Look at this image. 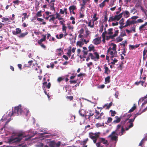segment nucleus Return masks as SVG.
<instances>
[{"mask_svg": "<svg viewBox=\"0 0 147 147\" xmlns=\"http://www.w3.org/2000/svg\"><path fill=\"white\" fill-rule=\"evenodd\" d=\"M48 145H45L44 146L43 143H40L37 146L38 147H59L61 145V142H58L57 143H56L54 141H50L49 140H47L45 141Z\"/></svg>", "mask_w": 147, "mask_h": 147, "instance_id": "nucleus-1", "label": "nucleus"}, {"mask_svg": "<svg viewBox=\"0 0 147 147\" xmlns=\"http://www.w3.org/2000/svg\"><path fill=\"white\" fill-rule=\"evenodd\" d=\"M100 133L99 132H96L93 133L92 132H90L89 134V136L93 140L94 143H96L97 147H103L100 145V142L96 143L97 140L99 136Z\"/></svg>", "mask_w": 147, "mask_h": 147, "instance_id": "nucleus-2", "label": "nucleus"}, {"mask_svg": "<svg viewBox=\"0 0 147 147\" xmlns=\"http://www.w3.org/2000/svg\"><path fill=\"white\" fill-rule=\"evenodd\" d=\"M25 136L23 134H19L17 137H11L8 140V142L9 144L14 143H18Z\"/></svg>", "mask_w": 147, "mask_h": 147, "instance_id": "nucleus-3", "label": "nucleus"}, {"mask_svg": "<svg viewBox=\"0 0 147 147\" xmlns=\"http://www.w3.org/2000/svg\"><path fill=\"white\" fill-rule=\"evenodd\" d=\"M22 112V110L21 109V105H19L17 107H14V109L12 111L11 116L16 114V115H18L21 114Z\"/></svg>", "mask_w": 147, "mask_h": 147, "instance_id": "nucleus-4", "label": "nucleus"}, {"mask_svg": "<svg viewBox=\"0 0 147 147\" xmlns=\"http://www.w3.org/2000/svg\"><path fill=\"white\" fill-rule=\"evenodd\" d=\"M108 137L111 138V140L115 141L116 143L118 141V134L116 133L115 131L112 132L111 134L108 136Z\"/></svg>", "mask_w": 147, "mask_h": 147, "instance_id": "nucleus-5", "label": "nucleus"}, {"mask_svg": "<svg viewBox=\"0 0 147 147\" xmlns=\"http://www.w3.org/2000/svg\"><path fill=\"white\" fill-rule=\"evenodd\" d=\"M117 52L111 50V48L109 47L107 51V53L108 55H111V59H113L114 57H117Z\"/></svg>", "mask_w": 147, "mask_h": 147, "instance_id": "nucleus-6", "label": "nucleus"}, {"mask_svg": "<svg viewBox=\"0 0 147 147\" xmlns=\"http://www.w3.org/2000/svg\"><path fill=\"white\" fill-rule=\"evenodd\" d=\"M119 30H117L115 31V33L112 35H110L109 36H106V40H109L110 39H113L114 38L118 35L119 33Z\"/></svg>", "mask_w": 147, "mask_h": 147, "instance_id": "nucleus-7", "label": "nucleus"}, {"mask_svg": "<svg viewBox=\"0 0 147 147\" xmlns=\"http://www.w3.org/2000/svg\"><path fill=\"white\" fill-rule=\"evenodd\" d=\"M120 20L117 15H115V16H112L110 17L108 20L109 22H110L111 21H118Z\"/></svg>", "mask_w": 147, "mask_h": 147, "instance_id": "nucleus-8", "label": "nucleus"}, {"mask_svg": "<svg viewBox=\"0 0 147 147\" xmlns=\"http://www.w3.org/2000/svg\"><path fill=\"white\" fill-rule=\"evenodd\" d=\"M101 37H98L94 39L93 40V43L96 45H98L101 42Z\"/></svg>", "mask_w": 147, "mask_h": 147, "instance_id": "nucleus-9", "label": "nucleus"}, {"mask_svg": "<svg viewBox=\"0 0 147 147\" xmlns=\"http://www.w3.org/2000/svg\"><path fill=\"white\" fill-rule=\"evenodd\" d=\"M136 23L137 21L136 20H132L130 21L129 20H128L126 22L125 26L127 27L128 26H129L132 24H135Z\"/></svg>", "mask_w": 147, "mask_h": 147, "instance_id": "nucleus-10", "label": "nucleus"}, {"mask_svg": "<svg viewBox=\"0 0 147 147\" xmlns=\"http://www.w3.org/2000/svg\"><path fill=\"white\" fill-rule=\"evenodd\" d=\"M112 105V102H111L109 104H105L104 105L102 106V107H97V108L98 109H102L103 108H105V107H106V109H109L111 107Z\"/></svg>", "mask_w": 147, "mask_h": 147, "instance_id": "nucleus-11", "label": "nucleus"}, {"mask_svg": "<svg viewBox=\"0 0 147 147\" xmlns=\"http://www.w3.org/2000/svg\"><path fill=\"white\" fill-rule=\"evenodd\" d=\"M76 6L74 5H72L70 6L69 8L70 13H72L74 14H76V13L74 11V10H76Z\"/></svg>", "mask_w": 147, "mask_h": 147, "instance_id": "nucleus-12", "label": "nucleus"}, {"mask_svg": "<svg viewBox=\"0 0 147 147\" xmlns=\"http://www.w3.org/2000/svg\"><path fill=\"white\" fill-rule=\"evenodd\" d=\"M79 113L80 115L82 116L85 117H86L87 113L86 112V111L83 109H80L79 111Z\"/></svg>", "mask_w": 147, "mask_h": 147, "instance_id": "nucleus-13", "label": "nucleus"}, {"mask_svg": "<svg viewBox=\"0 0 147 147\" xmlns=\"http://www.w3.org/2000/svg\"><path fill=\"white\" fill-rule=\"evenodd\" d=\"M104 69H105V73L106 74H109L111 72V71L109 69V68L107 66V65H104Z\"/></svg>", "mask_w": 147, "mask_h": 147, "instance_id": "nucleus-14", "label": "nucleus"}, {"mask_svg": "<svg viewBox=\"0 0 147 147\" xmlns=\"http://www.w3.org/2000/svg\"><path fill=\"white\" fill-rule=\"evenodd\" d=\"M22 31L20 29V28H16V31H13L12 33L14 35H17L18 34L21 33Z\"/></svg>", "mask_w": 147, "mask_h": 147, "instance_id": "nucleus-15", "label": "nucleus"}, {"mask_svg": "<svg viewBox=\"0 0 147 147\" xmlns=\"http://www.w3.org/2000/svg\"><path fill=\"white\" fill-rule=\"evenodd\" d=\"M43 38H42L40 40H38L37 42L38 44H41L42 42L43 41H45L46 40V35H43Z\"/></svg>", "mask_w": 147, "mask_h": 147, "instance_id": "nucleus-16", "label": "nucleus"}, {"mask_svg": "<svg viewBox=\"0 0 147 147\" xmlns=\"http://www.w3.org/2000/svg\"><path fill=\"white\" fill-rule=\"evenodd\" d=\"M88 51L90 52L92 51H95L94 47L92 44H90L88 47Z\"/></svg>", "mask_w": 147, "mask_h": 147, "instance_id": "nucleus-17", "label": "nucleus"}, {"mask_svg": "<svg viewBox=\"0 0 147 147\" xmlns=\"http://www.w3.org/2000/svg\"><path fill=\"white\" fill-rule=\"evenodd\" d=\"M87 142L85 140H84L83 142H81L80 143L81 145L82 146H78V147H87V145H86V144L87 143Z\"/></svg>", "mask_w": 147, "mask_h": 147, "instance_id": "nucleus-18", "label": "nucleus"}, {"mask_svg": "<svg viewBox=\"0 0 147 147\" xmlns=\"http://www.w3.org/2000/svg\"><path fill=\"white\" fill-rule=\"evenodd\" d=\"M101 140V141L100 142L102 143L103 144H109L107 140H106L104 138H100Z\"/></svg>", "mask_w": 147, "mask_h": 147, "instance_id": "nucleus-19", "label": "nucleus"}, {"mask_svg": "<svg viewBox=\"0 0 147 147\" xmlns=\"http://www.w3.org/2000/svg\"><path fill=\"white\" fill-rule=\"evenodd\" d=\"M97 16V14L96 13H95L94 14L92 20L93 22H96L99 18L98 17H96Z\"/></svg>", "mask_w": 147, "mask_h": 147, "instance_id": "nucleus-20", "label": "nucleus"}, {"mask_svg": "<svg viewBox=\"0 0 147 147\" xmlns=\"http://www.w3.org/2000/svg\"><path fill=\"white\" fill-rule=\"evenodd\" d=\"M143 25H142L139 27V30L141 32H142L143 31L145 30H147V29L145 28V26H142Z\"/></svg>", "mask_w": 147, "mask_h": 147, "instance_id": "nucleus-21", "label": "nucleus"}, {"mask_svg": "<svg viewBox=\"0 0 147 147\" xmlns=\"http://www.w3.org/2000/svg\"><path fill=\"white\" fill-rule=\"evenodd\" d=\"M115 118L116 119L113 121V123H119L121 121V118L117 116H116Z\"/></svg>", "mask_w": 147, "mask_h": 147, "instance_id": "nucleus-22", "label": "nucleus"}, {"mask_svg": "<svg viewBox=\"0 0 147 147\" xmlns=\"http://www.w3.org/2000/svg\"><path fill=\"white\" fill-rule=\"evenodd\" d=\"M129 16V13L127 11H125L123 12V16L125 18H127Z\"/></svg>", "mask_w": 147, "mask_h": 147, "instance_id": "nucleus-23", "label": "nucleus"}, {"mask_svg": "<svg viewBox=\"0 0 147 147\" xmlns=\"http://www.w3.org/2000/svg\"><path fill=\"white\" fill-rule=\"evenodd\" d=\"M47 82H45L43 83V85L45 86L48 89H49L50 88L51 86V84L50 82H49L48 83L47 85Z\"/></svg>", "mask_w": 147, "mask_h": 147, "instance_id": "nucleus-24", "label": "nucleus"}, {"mask_svg": "<svg viewBox=\"0 0 147 147\" xmlns=\"http://www.w3.org/2000/svg\"><path fill=\"white\" fill-rule=\"evenodd\" d=\"M84 45V42L82 41H78L76 43V45L79 46L80 47H82Z\"/></svg>", "mask_w": 147, "mask_h": 147, "instance_id": "nucleus-25", "label": "nucleus"}, {"mask_svg": "<svg viewBox=\"0 0 147 147\" xmlns=\"http://www.w3.org/2000/svg\"><path fill=\"white\" fill-rule=\"evenodd\" d=\"M120 35L117 37L115 40L116 41V42H118L121 41L123 40V38Z\"/></svg>", "mask_w": 147, "mask_h": 147, "instance_id": "nucleus-26", "label": "nucleus"}, {"mask_svg": "<svg viewBox=\"0 0 147 147\" xmlns=\"http://www.w3.org/2000/svg\"><path fill=\"white\" fill-rule=\"evenodd\" d=\"M110 76H108L105 78V84L109 83L110 82Z\"/></svg>", "mask_w": 147, "mask_h": 147, "instance_id": "nucleus-27", "label": "nucleus"}, {"mask_svg": "<svg viewBox=\"0 0 147 147\" xmlns=\"http://www.w3.org/2000/svg\"><path fill=\"white\" fill-rule=\"evenodd\" d=\"M142 100H144V102L142 104V105H145L147 103V94L146 96L142 98Z\"/></svg>", "mask_w": 147, "mask_h": 147, "instance_id": "nucleus-28", "label": "nucleus"}, {"mask_svg": "<svg viewBox=\"0 0 147 147\" xmlns=\"http://www.w3.org/2000/svg\"><path fill=\"white\" fill-rule=\"evenodd\" d=\"M28 32H26L24 33H22L20 34V35L18 36L19 37V38H23L26 35L28 34Z\"/></svg>", "mask_w": 147, "mask_h": 147, "instance_id": "nucleus-29", "label": "nucleus"}, {"mask_svg": "<svg viewBox=\"0 0 147 147\" xmlns=\"http://www.w3.org/2000/svg\"><path fill=\"white\" fill-rule=\"evenodd\" d=\"M91 20H90L89 21V22L88 23V26L90 27L91 28H93L94 27V22H93L92 24L91 25Z\"/></svg>", "mask_w": 147, "mask_h": 147, "instance_id": "nucleus-30", "label": "nucleus"}, {"mask_svg": "<svg viewBox=\"0 0 147 147\" xmlns=\"http://www.w3.org/2000/svg\"><path fill=\"white\" fill-rule=\"evenodd\" d=\"M136 105L135 104H134L133 106L129 110V112H132L136 109Z\"/></svg>", "mask_w": 147, "mask_h": 147, "instance_id": "nucleus-31", "label": "nucleus"}, {"mask_svg": "<svg viewBox=\"0 0 147 147\" xmlns=\"http://www.w3.org/2000/svg\"><path fill=\"white\" fill-rule=\"evenodd\" d=\"M111 45H113V47L112 48H111V50H113L114 51H115L116 52H117L116 50V44L111 43Z\"/></svg>", "mask_w": 147, "mask_h": 147, "instance_id": "nucleus-32", "label": "nucleus"}, {"mask_svg": "<svg viewBox=\"0 0 147 147\" xmlns=\"http://www.w3.org/2000/svg\"><path fill=\"white\" fill-rule=\"evenodd\" d=\"M113 28H109L108 30V32H107V34L108 35H112L113 34Z\"/></svg>", "mask_w": 147, "mask_h": 147, "instance_id": "nucleus-33", "label": "nucleus"}, {"mask_svg": "<svg viewBox=\"0 0 147 147\" xmlns=\"http://www.w3.org/2000/svg\"><path fill=\"white\" fill-rule=\"evenodd\" d=\"M144 82L141 81H140L139 82H137L135 83V84L137 85H139L140 84L142 86H143Z\"/></svg>", "mask_w": 147, "mask_h": 147, "instance_id": "nucleus-34", "label": "nucleus"}, {"mask_svg": "<svg viewBox=\"0 0 147 147\" xmlns=\"http://www.w3.org/2000/svg\"><path fill=\"white\" fill-rule=\"evenodd\" d=\"M103 114V113L102 112L100 113V115L98 116H97V115H95V119H101V117Z\"/></svg>", "mask_w": 147, "mask_h": 147, "instance_id": "nucleus-35", "label": "nucleus"}, {"mask_svg": "<svg viewBox=\"0 0 147 147\" xmlns=\"http://www.w3.org/2000/svg\"><path fill=\"white\" fill-rule=\"evenodd\" d=\"M88 56L89 57H90L91 59H92L94 60V61H96V60H95V57L94 56L93 54L92 53H89V54Z\"/></svg>", "mask_w": 147, "mask_h": 147, "instance_id": "nucleus-36", "label": "nucleus"}, {"mask_svg": "<svg viewBox=\"0 0 147 147\" xmlns=\"http://www.w3.org/2000/svg\"><path fill=\"white\" fill-rule=\"evenodd\" d=\"M95 125L96 127L98 128L100 127L104 126V123H102V124H101L99 123H96Z\"/></svg>", "mask_w": 147, "mask_h": 147, "instance_id": "nucleus-37", "label": "nucleus"}, {"mask_svg": "<svg viewBox=\"0 0 147 147\" xmlns=\"http://www.w3.org/2000/svg\"><path fill=\"white\" fill-rule=\"evenodd\" d=\"M120 35L122 37H123L126 36V34L124 30H123L121 32Z\"/></svg>", "mask_w": 147, "mask_h": 147, "instance_id": "nucleus-38", "label": "nucleus"}, {"mask_svg": "<svg viewBox=\"0 0 147 147\" xmlns=\"http://www.w3.org/2000/svg\"><path fill=\"white\" fill-rule=\"evenodd\" d=\"M94 54L95 55V59H99V55L97 52H95L94 53Z\"/></svg>", "mask_w": 147, "mask_h": 147, "instance_id": "nucleus-39", "label": "nucleus"}, {"mask_svg": "<svg viewBox=\"0 0 147 147\" xmlns=\"http://www.w3.org/2000/svg\"><path fill=\"white\" fill-rule=\"evenodd\" d=\"M94 115V114L93 113H89V114L88 115H87V114H86V118H88V119H90V117L92 116H93Z\"/></svg>", "mask_w": 147, "mask_h": 147, "instance_id": "nucleus-40", "label": "nucleus"}, {"mask_svg": "<svg viewBox=\"0 0 147 147\" xmlns=\"http://www.w3.org/2000/svg\"><path fill=\"white\" fill-rule=\"evenodd\" d=\"M27 13H23L22 14V15L24 16V18H22V22H23L24 20H25L26 18H28V17H27Z\"/></svg>", "mask_w": 147, "mask_h": 147, "instance_id": "nucleus-41", "label": "nucleus"}, {"mask_svg": "<svg viewBox=\"0 0 147 147\" xmlns=\"http://www.w3.org/2000/svg\"><path fill=\"white\" fill-rule=\"evenodd\" d=\"M133 126V123H130V124L128 125V127H126L125 130H128L129 129L132 127Z\"/></svg>", "mask_w": 147, "mask_h": 147, "instance_id": "nucleus-42", "label": "nucleus"}, {"mask_svg": "<svg viewBox=\"0 0 147 147\" xmlns=\"http://www.w3.org/2000/svg\"><path fill=\"white\" fill-rule=\"evenodd\" d=\"M124 20L123 18L121 19L119 21V23L121 26H123L124 23Z\"/></svg>", "mask_w": 147, "mask_h": 147, "instance_id": "nucleus-43", "label": "nucleus"}, {"mask_svg": "<svg viewBox=\"0 0 147 147\" xmlns=\"http://www.w3.org/2000/svg\"><path fill=\"white\" fill-rule=\"evenodd\" d=\"M71 20H72V24H75V18L73 16H71L70 18Z\"/></svg>", "mask_w": 147, "mask_h": 147, "instance_id": "nucleus-44", "label": "nucleus"}, {"mask_svg": "<svg viewBox=\"0 0 147 147\" xmlns=\"http://www.w3.org/2000/svg\"><path fill=\"white\" fill-rule=\"evenodd\" d=\"M42 12V11L41 10H40L39 11H38L37 13L36 14V16L37 17H40L42 16L41 12Z\"/></svg>", "mask_w": 147, "mask_h": 147, "instance_id": "nucleus-45", "label": "nucleus"}, {"mask_svg": "<svg viewBox=\"0 0 147 147\" xmlns=\"http://www.w3.org/2000/svg\"><path fill=\"white\" fill-rule=\"evenodd\" d=\"M36 134V132L35 133H33V134L32 136H29L28 138H26L25 139V140L26 141L28 140L29 139H30L33 136H34V135Z\"/></svg>", "mask_w": 147, "mask_h": 147, "instance_id": "nucleus-46", "label": "nucleus"}, {"mask_svg": "<svg viewBox=\"0 0 147 147\" xmlns=\"http://www.w3.org/2000/svg\"><path fill=\"white\" fill-rule=\"evenodd\" d=\"M107 33V32L105 31V32H103L102 34V36L103 39H104V41H105V34Z\"/></svg>", "mask_w": 147, "mask_h": 147, "instance_id": "nucleus-47", "label": "nucleus"}, {"mask_svg": "<svg viewBox=\"0 0 147 147\" xmlns=\"http://www.w3.org/2000/svg\"><path fill=\"white\" fill-rule=\"evenodd\" d=\"M110 112L111 113V115L112 116H114L116 113V112L115 111H113L112 110H111Z\"/></svg>", "mask_w": 147, "mask_h": 147, "instance_id": "nucleus-48", "label": "nucleus"}, {"mask_svg": "<svg viewBox=\"0 0 147 147\" xmlns=\"http://www.w3.org/2000/svg\"><path fill=\"white\" fill-rule=\"evenodd\" d=\"M62 26V31L64 32V33H65L66 32L67 27L64 25H63Z\"/></svg>", "mask_w": 147, "mask_h": 147, "instance_id": "nucleus-49", "label": "nucleus"}, {"mask_svg": "<svg viewBox=\"0 0 147 147\" xmlns=\"http://www.w3.org/2000/svg\"><path fill=\"white\" fill-rule=\"evenodd\" d=\"M135 119V118L134 117L133 119H129V121L128 122V123L129 124H130V123H133L132 122L134 121Z\"/></svg>", "mask_w": 147, "mask_h": 147, "instance_id": "nucleus-50", "label": "nucleus"}, {"mask_svg": "<svg viewBox=\"0 0 147 147\" xmlns=\"http://www.w3.org/2000/svg\"><path fill=\"white\" fill-rule=\"evenodd\" d=\"M111 59L113 60V61L111 63V64L113 65H114L115 63L117 62L118 61V60L115 59L114 60H113V59Z\"/></svg>", "mask_w": 147, "mask_h": 147, "instance_id": "nucleus-51", "label": "nucleus"}, {"mask_svg": "<svg viewBox=\"0 0 147 147\" xmlns=\"http://www.w3.org/2000/svg\"><path fill=\"white\" fill-rule=\"evenodd\" d=\"M20 1L18 0H16L13 1V3L15 4L18 5L20 3Z\"/></svg>", "mask_w": 147, "mask_h": 147, "instance_id": "nucleus-52", "label": "nucleus"}, {"mask_svg": "<svg viewBox=\"0 0 147 147\" xmlns=\"http://www.w3.org/2000/svg\"><path fill=\"white\" fill-rule=\"evenodd\" d=\"M112 120V119L111 117H109L108 118V120L107 121V122L108 123H111Z\"/></svg>", "mask_w": 147, "mask_h": 147, "instance_id": "nucleus-53", "label": "nucleus"}, {"mask_svg": "<svg viewBox=\"0 0 147 147\" xmlns=\"http://www.w3.org/2000/svg\"><path fill=\"white\" fill-rule=\"evenodd\" d=\"M67 54L68 55L69 57H70L71 56V51L70 49H69L68 50V51L67 53Z\"/></svg>", "mask_w": 147, "mask_h": 147, "instance_id": "nucleus-54", "label": "nucleus"}, {"mask_svg": "<svg viewBox=\"0 0 147 147\" xmlns=\"http://www.w3.org/2000/svg\"><path fill=\"white\" fill-rule=\"evenodd\" d=\"M123 42H122V43H120V44L121 45H123V47H125V44H127V41L126 40H125L124 43H123Z\"/></svg>", "mask_w": 147, "mask_h": 147, "instance_id": "nucleus-55", "label": "nucleus"}, {"mask_svg": "<svg viewBox=\"0 0 147 147\" xmlns=\"http://www.w3.org/2000/svg\"><path fill=\"white\" fill-rule=\"evenodd\" d=\"M105 2L103 1L99 5V6L100 7H103L105 5Z\"/></svg>", "mask_w": 147, "mask_h": 147, "instance_id": "nucleus-56", "label": "nucleus"}, {"mask_svg": "<svg viewBox=\"0 0 147 147\" xmlns=\"http://www.w3.org/2000/svg\"><path fill=\"white\" fill-rule=\"evenodd\" d=\"M123 51L122 52V54L123 55H125V53H126V51L125 50V47H123Z\"/></svg>", "mask_w": 147, "mask_h": 147, "instance_id": "nucleus-57", "label": "nucleus"}, {"mask_svg": "<svg viewBox=\"0 0 147 147\" xmlns=\"http://www.w3.org/2000/svg\"><path fill=\"white\" fill-rule=\"evenodd\" d=\"M63 34H61L59 35V38L58 37L57 35L56 36V37L58 39H61L63 37Z\"/></svg>", "mask_w": 147, "mask_h": 147, "instance_id": "nucleus-58", "label": "nucleus"}, {"mask_svg": "<svg viewBox=\"0 0 147 147\" xmlns=\"http://www.w3.org/2000/svg\"><path fill=\"white\" fill-rule=\"evenodd\" d=\"M88 51L83 50L82 52L84 55H87L88 54Z\"/></svg>", "mask_w": 147, "mask_h": 147, "instance_id": "nucleus-59", "label": "nucleus"}, {"mask_svg": "<svg viewBox=\"0 0 147 147\" xmlns=\"http://www.w3.org/2000/svg\"><path fill=\"white\" fill-rule=\"evenodd\" d=\"M55 19H56L55 18V17L54 16H53L51 18L49 19V22L54 21V20Z\"/></svg>", "mask_w": 147, "mask_h": 147, "instance_id": "nucleus-60", "label": "nucleus"}, {"mask_svg": "<svg viewBox=\"0 0 147 147\" xmlns=\"http://www.w3.org/2000/svg\"><path fill=\"white\" fill-rule=\"evenodd\" d=\"M66 98L68 99H69L70 100H71L73 99V96H67L66 97Z\"/></svg>", "mask_w": 147, "mask_h": 147, "instance_id": "nucleus-61", "label": "nucleus"}, {"mask_svg": "<svg viewBox=\"0 0 147 147\" xmlns=\"http://www.w3.org/2000/svg\"><path fill=\"white\" fill-rule=\"evenodd\" d=\"M108 20L107 16V15H105V16L104 17V22L105 23H106L107 21Z\"/></svg>", "mask_w": 147, "mask_h": 147, "instance_id": "nucleus-62", "label": "nucleus"}, {"mask_svg": "<svg viewBox=\"0 0 147 147\" xmlns=\"http://www.w3.org/2000/svg\"><path fill=\"white\" fill-rule=\"evenodd\" d=\"M104 27V26L103 25H102L100 26V29L99 30V32H102L103 31Z\"/></svg>", "mask_w": 147, "mask_h": 147, "instance_id": "nucleus-63", "label": "nucleus"}, {"mask_svg": "<svg viewBox=\"0 0 147 147\" xmlns=\"http://www.w3.org/2000/svg\"><path fill=\"white\" fill-rule=\"evenodd\" d=\"M85 32H86V36H88L89 35V34H90V32L88 30L87 28L86 29Z\"/></svg>", "mask_w": 147, "mask_h": 147, "instance_id": "nucleus-64", "label": "nucleus"}]
</instances>
